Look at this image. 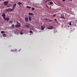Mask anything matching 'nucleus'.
Returning a JSON list of instances; mask_svg holds the SVG:
<instances>
[{"mask_svg":"<svg viewBox=\"0 0 77 77\" xmlns=\"http://www.w3.org/2000/svg\"><path fill=\"white\" fill-rule=\"evenodd\" d=\"M17 24L15 26V27H20V26H21V25H20V23L18 22H17Z\"/></svg>","mask_w":77,"mask_h":77,"instance_id":"nucleus-1","label":"nucleus"},{"mask_svg":"<svg viewBox=\"0 0 77 77\" xmlns=\"http://www.w3.org/2000/svg\"><path fill=\"white\" fill-rule=\"evenodd\" d=\"M17 6V4H14V5L13 7V8H12V9H11L10 11L11 12L12 11H14V9H15V6Z\"/></svg>","mask_w":77,"mask_h":77,"instance_id":"nucleus-2","label":"nucleus"},{"mask_svg":"<svg viewBox=\"0 0 77 77\" xmlns=\"http://www.w3.org/2000/svg\"><path fill=\"white\" fill-rule=\"evenodd\" d=\"M2 17H3L4 19L6 18V14H5V13H3L2 14Z\"/></svg>","mask_w":77,"mask_h":77,"instance_id":"nucleus-3","label":"nucleus"},{"mask_svg":"<svg viewBox=\"0 0 77 77\" xmlns=\"http://www.w3.org/2000/svg\"><path fill=\"white\" fill-rule=\"evenodd\" d=\"M8 3H9V2L8 1H5L4 2L5 6H6L8 5Z\"/></svg>","mask_w":77,"mask_h":77,"instance_id":"nucleus-4","label":"nucleus"},{"mask_svg":"<svg viewBox=\"0 0 77 77\" xmlns=\"http://www.w3.org/2000/svg\"><path fill=\"white\" fill-rule=\"evenodd\" d=\"M25 20L26 22L27 23L29 20H28V17H25Z\"/></svg>","mask_w":77,"mask_h":77,"instance_id":"nucleus-5","label":"nucleus"},{"mask_svg":"<svg viewBox=\"0 0 77 77\" xmlns=\"http://www.w3.org/2000/svg\"><path fill=\"white\" fill-rule=\"evenodd\" d=\"M48 30H51V29H53V26H51L49 27L48 28Z\"/></svg>","mask_w":77,"mask_h":77,"instance_id":"nucleus-6","label":"nucleus"},{"mask_svg":"<svg viewBox=\"0 0 77 77\" xmlns=\"http://www.w3.org/2000/svg\"><path fill=\"white\" fill-rule=\"evenodd\" d=\"M4 20H5V21H9V20H10V18L8 17H7V18L5 17L4 19Z\"/></svg>","mask_w":77,"mask_h":77,"instance_id":"nucleus-7","label":"nucleus"},{"mask_svg":"<svg viewBox=\"0 0 77 77\" xmlns=\"http://www.w3.org/2000/svg\"><path fill=\"white\" fill-rule=\"evenodd\" d=\"M11 9H12L9 8L8 9H6L5 11H6V12H9V11H11Z\"/></svg>","mask_w":77,"mask_h":77,"instance_id":"nucleus-8","label":"nucleus"},{"mask_svg":"<svg viewBox=\"0 0 77 77\" xmlns=\"http://www.w3.org/2000/svg\"><path fill=\"white\" fill-rule=\"evenodd\" d=\"M42 28V30H44V29H45V27L44 26H41Z\"/></svg>","mask_w":77,"mask_h":77,"instance_id":"nucleus-9","label":"nucleus"},{"mask_svg":"<svg viewBox=\"0 0 77 77\" xmlns=\"http://www.w3.org/2000/svg\"><path fill=\"white\" fill-rule=\"evenodd\" d=\"M29 20L30 21H31V20H32V17H30V16H29Z\"/></svg>","mask_w":77,"mask_h":77,"instance_id":"nucleus-10","label":"nucleus"},{"mask_svg":"<svg viewBox=\"0 0 77 77\" xmlns=\"http://www.w3.org/2000/svg\"><path fill=\"white\" fill-rule=\"evenodd\" d=\"M29 15H33V13H29Z\"/></svg>","mask_w":77,"mask_h":77,"instance_id":"nucleus-11","label":"nucleus"},{"mask_svg":"<svg viewBox=\"0 0 77 77\" xmlns=\"http://www.w3.org/2000/svg\"><path fill=\"white\" fill-rule=\"evenodd\" d=\"M26 8H28V9H30V8H31V7L28 6H27Z\"/></svg>","mask_w":77,"mask_h":77,"instance_id":"nucleus-12","label":"nucleus"},{"mask_svg":"<svg viewBox=\"0 0 77 77\" xmlns=\"http://www.w3.org/2000/svg\"><path fill=\"white\" fill-rule=\"evenodd\" d=\"M3 36L5 37V36H6V35L5 34H4L3 35Z\"/></svg>","mask_w":77,"mask_h":77,"instance_id":"nucleus-13","label":"nucleus"},{"mask_svg":"<svg viewBox=\"0 0 77 77\" xmlns=\"http://www.w3.org/2000/svg\"><path fill=\"white\" fill-rule=\"evenodd\" d=\"M26 27H27V28H29V26L28 25H26Z\"/></svg>","mask_w":77,"mask_h":77,"instance_id":"nucleus-14","label":"nucleus"},{"mask_svg":"<svg viewBox=\"0 0 77 77\" xmlns=\"http://www.w3.org/2000/svg\"><path fill=\"white\" fill-rule=\"evenodd\" d=\"M18 5H22V3H21L20 2H18Z\"/></svg>","mask_w":77,"mask_h":77,"instance_id":"nucleus-15","label":"nucleus"},{"mask_svg":"<svg viewBox=\"0 0 77 77\" xmlns=\"http://www.w3.org/2000/svg\"><path fill=\"white\" fill-rule=\"evenodd\" d=\"M71 23H72V21H71L69 22V26H71Z\"/></svg>","mask_w":77,"mask_h":77,"instance_id":"nucleus-16","label":"nucleus"},{"mask_svg":"<svg viewBox=\"0 0 77 77\" xmlns=\"http://www.w3.org/2000/svg\"><path fill=\"white\" fill-rule=\"evenodd\" d=\"M11 27H15V26H14V24H12Z\"/></svg>","mask_w":77,"mask_h":77,"instance_id":"nucleus-17","label":"nucleus"},{"mask_svg":"<svg viewBox=\"0 0 77 77\" xmlns=\"http://www.w3.org/2000/svg\"><path fill=\"white\" fill-rule=\"evenodd\" d=\"M29 33H33V31L32 30H30L29 31Z\"/></svg>","mask_w":77,"mask_h":77,"instance_id":"nucleus-18","label":"nucleus"},{"mask_svg":"<svg viewBox=\"0 0 77 77\" xmlns=\"http://www.w3.org/2000/svg\"><path fill=\"white\" fill-rule=\"evenodd\" d=\"M32 9L33 10V11H34V10H35V8H32Z\"/></svg>","mask_w":77,"mask_h":77,"instance_id":"nucleus-19","label":"nucleus"},{"mask_svg":"<svg viewBox=\"0 0 77 77\" xmlns=\"http://www.w3.org/2000/svg\"><path fill=\"white\" fill-rule=\"evenodd\" d=\"M1 33H5V32H4V31H2L1 32Z\"/></svg>","mask_w":77,"mask_h":77,"instance_id":"nucleus-20","label":"nucleus"},{"mask_svg":"<svg viewBox=\"0 0 77 77\" xmlns=\"http://www.w3.org/2000/svg\"><path fill=\"white\" fill-rule=\"evenodd\" d=\"M50 5H52V4H53V2H50Z\"/></svg>","mask_w":77,"mask_h":77,"instance_id":"nucleus-21","label":"nucleus"},{"mask_svg":"<svg viewBox=\"0 0 77 77\" xmlns=\"http://www.w3.org/2000/svg\"><path fill=\"white\" fill-rule=\"evenodd\" d=\"M10 23H11V24H12V21L11 20V21H10Z\"/></svg>","mask_w":77,"mask_h":77,"instance_id":"nucleus-22","label":"nucleus"},{"mask_svg":"<svg viewBox=\"0 0 77 77\" xmlns=\"http://www.w3.org/2000/svg\"><path fill=\"white\" fill-rule=\"evenodd\" d=\"M45 20H49V19L45 18Z\"/></svg>","mask_w":77,"mask_h":77,"instance_id":"nucleus-23","label":"nucleus"},{"mask_svg":"<svg viewBox=\"0 0 77 77\" xmlns=\"http://www.w3.org/2000/svg\"><path fill=\"white\" fill-rule=\"evenodd\" d=\"M61 18H63V19H65V18L64 17H63V16H61Z\"/></svg>","mask_w":77,"mask_h":77,"instance_id":"nucleus-24","label":"nucleus"},{"mask_svg":"<svg viewBox=\"0 0 77 77\" xmlns=\"http://www.w3.org/2000/svg\"><path fill=\"white\" fill-rule=\"evenodd\" d=\"M20 35H23V33L22 32H21L20 33Z\"/></svg>","mask_w":77,"mask_h":77,"instance_id":"nucleus-25","label":"nucleus"},{"mask_svg":"<svg viewBox=\"0 0 77 77\" xmlns=\"http://www.w3.org/2000/svg\"><path fill=\"white\" fill-rule=\"evenodd\" d=\"M56 14H54L53 15V17H56Z\"/></svg>","mask_w":77,"mask_h":77,"instance_id":"nucleus-26","label":"nucleus"},{"mask_svg":"<svg viewBox=\"0 0 77 77\" xmlns=\"http://www.w3.org/2000/svg\"><path fill=\"white\" fill-rule=\"evenodd\" d=\"M7 7H8V8H9V7H10V6H9V5H7Z\"/></svg>","mask_w":77,"mask_h":77,"instance_id":"nucleus-27","label":"nucleus"},{"mask_svg":"<svg viewBox=\"0 0 77 77\" xmlns=\"http://www.w3.org/2000/svg\"><path fill=\"white\" fill-rule=\"evenodd\" d=\"M54 20H55V21H57V19H54Z\"/></svg>","mask_w":77,"mask_h":77,"instance_id":"nucleus-28","label":"nucleus"},{"mask_svg":"<svg viewBox=\"0 0 77 77\" xmlns=\"http://www.w3.org/2000/svg\"><path fill=\"white\" fill-rule=\"evenodd\" d=\"M63 2H65V0H62Z\"/></svg>","mask_w":77,"mask_h":77,"instance_id":"nucleus-29","label":"nucleus"},{"mask_svg":"<svg viewBox=\"0 0 77 77\" xmlns=\"http://www.w3.org/2000/svg\"><path fill=\"white\" fill-rule=\"evenodd\" d=\"M49 21H51V22H52V20H50Z\"/></svg>","mask_w":77,"mask_h":77,"instance_id":"nucleus-30","label":"nucleus"},{"mask_svg":"<svg viewBox=\"0 0 77 77\" xmlns=\"http://www.w3.org/2000/svg\"><path fill=\"white\" fill-rule=\"evenodd\" d=\"M11 51H14V50H11Z\"/></svg>","mask_w":77,"mask_h":77,"instance_id":"nucleus-31","label":"nucleus"},{"mask_svg":"<svg viewBox=\"0 0 77 77\" xmlns=\"http://www.w3.org/2000/svg\"><path fill=\"white\" fill-rule=\"evenodd\" d=\"M46 6L47 8H48V5H46Z\"/></svg>","mask_w":77,"mask_h":77,"instance_id":"nucleus-32","label":"nucleus"},{"mask_svg":"<svg viewBox=\"0 0 77 77\" xmlns=\"http://www.w3.org/2000/svg\"><path fill=\"white\" fill-rule=\"evenodd\" d=\"M69 1V0H70V1H71L72 2V0H68Z\"/></svg>","mask_w":77,"mask_h":77,"instance_id":"nucleus-33","label":"nucleus"},{"mask_svg":"<svg viewBox=\"0 0 77 77\" xmlns=\"http://www.w3.org/2000/svg\"><path fill=\"white\" fill-rule=\"evenodd\" d=\"M46 2H47V1H46Z\"/></svg>","mask_w":77,"mask_h":77,"instance_id":"nucleus-34","label":"nucleus"},{"mask_svg":"<svg viewBox=\"0 0 77 77\" xmlns=\"http://www.w3.org/2000/svg\"><path fill=\"white\" fill-rule=\"evenodd\" d=\"M76 21H77V20H76Z\"/></svg>","mask_w":77,"mask_h":77,"instance_id":"nucleus-35","label":"nucleus"}]
</instances>
